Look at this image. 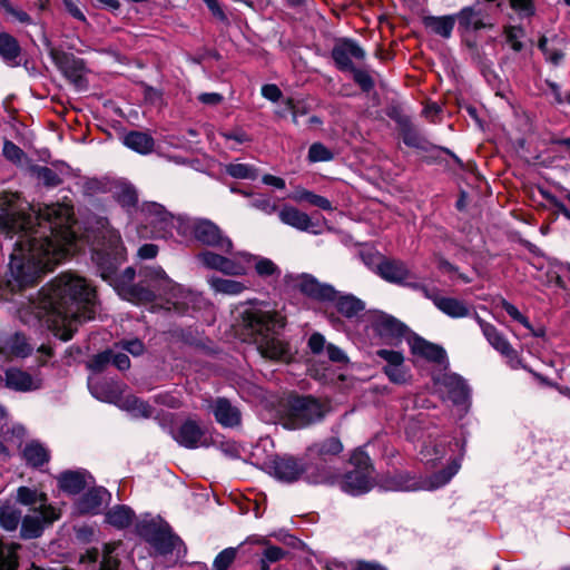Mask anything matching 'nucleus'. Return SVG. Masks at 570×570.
<instances>
[{"label":"nucleus","mask_w":570,"mask_h":570,"mask_svg":"<svg viewBox=\"0 0 570 570\" xmlns=\"http://www.w3.org/2000/svg\"><path fill=\"white\" fill-rule=\"evenodd\" d=\"M72 207L52 204L18 214L8 196H0V232L18 236L10 254L7 286L21 291L33 286L65 257L79 249L72 229Z\"/></svg>","instance_id":"1"},{"label":"nucleus","mask_w":570,"mask_h":570,"mask_svg":"<svg viewBox=\"0 0 570 570\" xmlns=\"http://www.w3.org/2000/svg\"><path fill=\"white\" fill-rule=\"evenodd\" d=\"M96 242L94 243L95 261L101 266V277L108 281L124 299L137 305L154 302L156 297L164 298L167 311L185 313L199 301L198 295L184 289L170 279L160 267L146 269L139 284H132L135 269L127 267L116 275L118 263L124 259L125 247L118 230L109 226L106 218L96 222Z\"/></svg>","instance_id":"2"},{"label":"nucleus","mask_w":570,"mask_h":570,"mask_svg":"<svg viewBox=\"0 0 570 570\" xmlns=\"http://www.w3.org/2000/svg\"><path fill=\"white\" fill-rule=\"evenodd\" d=\"M95 288L85 278L65 273L41 288L30 309L56 336L69 341L80 324L95 317Z\"/></svg>","instance_id":"3"},{"label":"nucleus","mask_w":570,"mask_h":570,"mask_svg":"<svg viewBox=\"0 0 570 570\" xmlns=\"http://www.w3.org/2000/svg\"><path fill=\"white\" fill-rule=\"evenodd\" d=\"M243 323L263 357L289 360L288 345L279 337V331L285 325L281 315L275 312L252 308L243 313Z\"/></svg>","instance_id":"4"},{"label":"nucleus","mask_w":570,"mask_h":570,"mask_svg":"<svg viewBox=\"0 0 570 570\" xmlns=\"http://www.w3.org/2000/svg\"><path fill=\"white\" fill-rule=\"evenodd\" d=\"M177 232L183 236H194L203 245L232 253L233 242L212 220L205 218L180 217L177 219Z\"/></svg>","instance_id":"5"},{"label":"nucleus","mask_w":570,"mask_h":570,"mask_svg":"<svg viewBox=\"0 0 570 570\" xmlns=\"http://www.w3.org/2000/svg\"><path fill=\"white\" fill-rule=\"evenodd\" d=\"M327 412V404L311 396H296L288 401L283 425L291 430L303 429L321 421Z\"/></svg>","instance_id":"6"},{"label":"nucleus","mask_w":570,"mask_h":570,"mask_svg":"<svg viewBox=\"0 0 570 570\" xmlns=\"http://www.w3.org/2000/svg\"><path fill=\"white\" fill-rule=\"evenodd\" d=\"M459 469L460 463L454 460L445 470L435 473L429 480L419 481L406 474H400L387 480L384 488L391 491L435 490L445 485L458 473Z\"/></svg>","instance_id":"7"},{"label":"nucleus","mask_w":570,"mask_h":570,"mask_svg":"<svg viewBox=\"0 0 570 570\" xmlns=\"http://www.w3.org/2000/svg\"><path fill=\"white\" fill-rule=\"evenodd\" d=\"M355 470L348 472L341 482L344 492L360 495L371 490L373 483L370 458L362 451H356L351 458Z\"/></svg>","instance_id":"8"},{"label":"nucleus","mask_w":570,"mask_h":570,"mask_svg":"<svg viewBox=\"0 0 570 570\" xmlns=\"http://www.w3.org/2000/svg\"><path fill=\"white\" fill-rule=\"evenodd\" d=\"M196 258L204 267L225 275L244 276L247 274V266L242 262L240 252L227 257L212 250H203Z\"/></svg>","instance_id":"9"},{"label":"nucleus","mask_w":570,"mask_h":570,"mask_svg":"<svg viewBox=\"0 0 570 570\" xmlns=\"http://www.w3.org/2000/svg\"><path fill=\"white\" fill-rule=\"evenodd\" d=\"M434 387L442 397L454 404H465L469 399V387L464 380L454 373H441L433 377Z\"/></svg>","instance_id":"10"},{"label":"nucleus","mask_w":570,"mask_h":570,"mask_svg":"<svg viewBox=\"0 0 570 570\" xmlns=\"http://www.w3.org/2000/svg\"><path fill=\"white\" fill-rule=\"evenodd\" d=\"M60 512L55 507H47L45 509H31L21 524V535L24 539L38 538L43 531V528L58 520Z\"/></svg>","instance_id":"11"},{"label":"nucleus","mask_w":570,"mask_h":570,"mask_svg":"<svg viewBox=\"0 0 570 570\" xmlns=\"http://www.w3.org/2000/svg\"><path fill=\"white\" fill-rule=\"evenodd\" d=\"M425 297L431 299L434 305L451 318H463L471 314L470 306L462 299L449 296H441L434 289L426 286H419Z\"/></svg>","instance_id":"12"},{"label":"nucleus","mask_w":570,"mask_h":570,"mask_svg":"<svg viewBox=\"0 0 570 570\" xmlns=\"http://www.w3.org/2000/svg\"><path fill=\"white\" fill-rule=\"evenodd\" d=\"M140 212L145 215L147 223L154 227V233L158 236H165L169 233L170 227L177 229V219L179 217L170 216V214L157 203L142 204Z\"/></svg>","instance_id":"13"},{"label":"nucleus","mask_w":570,"mask_h":570,"mask_svg":"<svg viewBox=\"0 0 570 570\" xmlns=\"http://www.w3.org/2000/svg\"><path fill=\"white\" fill-rule=\"evenodd\" d=\"M332 57L337 68L350 71L354 68L352 59L363 60L365 51L355 41L345 39L334 46Z\"/></svg>","instance_id":"14"},{"label":"nucleus","mask_w":570,"mask_h":570,"mask_svg":"<svg viewBox=\"0 0 570 570\" xmlns=\"http://www.w3.org/2000/svg\"><path fill=\"white\" fill-rule=\"evenodd\" d=\"M50 57L68 79L76 85L81 83L85 70V63L81 59L55 48L50 50Z\"/></svg>","instance_id":"15"},{"label":"nucleus","mask_w":570,"mask_h":570,"mask_svg":"<svg viewBox=\"0 0 570 570\" xmlns=\"http://www.w3.org/2000/svg\"><path fill=\"white\" fill-rule=\"evenodd\" d=\"M269 472L277 480L291 483L301 478L305 465L292 456L276 458L271 462Z\"/></svg>","instance_id":"16"},{"label":"nucleus","mask_w":570,"mask_h":570,"mask_svg":"<svg viewBox=\"0 0 570 570\" xmlns=\"http://www.w3.org/2000/svg\"><path fill=\"white\" fill-rule=\"evenodd\" d=\"M474 320L480 326L483 336L488 341V343L500 354L505 357H514L515 352L507 337L491 323L484 321L476 313L474 314Z\"/></svg>","instance_id":"17"},{"label":"nucleus","mask_w":570,"mask_h":570,"mask_svg":"<svg viewBox=\"0 0 570 570\" xmlns=\"http://www.w3.org/2000/svg\"><path fill=\"white\" fill-rule=\"evenodd\" d=\"M296 284L302 293L318 301H334L337 296V292L331 285L321 284L315 277L308 274L298 276Z\"/></svg>","instance_id":"18"},{"label":"nucleus","mask_w":570,"mask_h":570,"mask_svg":"<svg viewBox=\"0 0 570 570\" xmlns=\"http://www.w3.org/2000/svg\"><path fill=\"white\" fill-rule=\"evenodd\" d=\"M6 386L18 392H30L41 387L42 380L39 375H31L17 367L6 371Z\"/></svg>","instance_id":"19"},{"label":"nucleus","mask_w":570,"mask_h":570,"mask_svg":"<svg viewBox=\"0 0 570 570\" xmlns=\"http://www.w3.org/2000/svg\"><path fill=\"white\" fill-rule=\"evenodd\" d=\"M174 439L188 449L206 446L208 444L204 429L193 420L184 422L174 434Z\"/></svg>","instance_id":"20"},{"label":"nucleus","mask_w":570,"mask_h":570,"mask_svg":"<svg viewBox=\"0 0 570 570\" xmlns=\"http://www.w3.org/2000/svg\"><path fill=\"white\" fill-rule=\"evenodd\" d=\"M372 326L374 331L383 338L392 342L399 340L406 327L400 321L384 313L373 315Z\"/></svg>","instance_id":"21"},{"label":"nucleus","mask_w":570,"mask_h":570,"mask_svg":"<svg viewBox=\"0 0 570 570\" xmlns=\"http://www.w3.org/2000/svg\"><path fill=\"white\" fill-rule=\"evenodd\" d=\"M212 412L215 420L224 428H235L240 424L242 414L238 407L233 405L227 399L218 397L212 405Z\"/></svg>","instance_id":"22"},{"label":"nucleus","mask_w":570,"mask_h":570,"mask_svg":"<svg viewBox=\"0 0 570 570\" xmlns=\"http://www.w3.org/2000/svg\"><path fill=\"white\" fill-rule=\"evenodd\" d=\"M240 257L243 264L249 267V265L254 266L256 274L264 279H278L281 277V268L275 264L272 259L253 255L247 252H240Z\"/></svg>","instance_id":"23"},{"label":"nucleus","mask_w":570,"mask_h":570,"mask_svg":"<svg viewBox=\"0 0 570 570\" xmlns=\"http://www.w3.org/2000/svg\"><path fill=\"white\" fill-rule=\"evenodd\" d=\"M31 351L32 346L20 334L0 337V357L4 360L26 357Z\"/></svg>","instance_id":"24"},{"label":"nucleus","mask_w":570,"mask_h":570,"mask_svg":"<svg viewBox=\"0 0 570 570\" xmlns=\"http://www.w3.org/2000/svg\"><path fill=\"white\" fill-rule=\"evenodd\" d=\"M410 346L413 354L424 357L431 362L442 364L446 358V353L443 347L420 336H413L410 340Z\"/></svg>","instance_id":"25"},{"label":"nucleus","mask_w":570,"mask_h":570,"mask_svg":"<svg viewBox=\"0 0 570 570\" xmlns=\"http://www.w3.org/2000/svg\"><path fill=\"white\" fill-rule=\"evenodd\" d=\"M91 394L99 401L119 405L122 399V384L116 381L89 382Z\"/></svg>","instance_id":"26"},{"label":"nucleus","mask_w":570,"mask_h":570,"mask_svg":"<svg viewBox=\"0 0 570 570\" xmlns=\"http://www.w3.org/2000/svg\"><path fill=\"white\" fill-rule=\"evenodd\" d=\"M278 217L283 224L303 232L316 233L311 217L293 206H283L278 212Z\"/></svg>","instance_id":"27"},{"label":"nucleus","mask_w":570,"mask_h":570,"mask_svg":"<svg viewBox=\"0 0 570 570\" xmlns=\"http://www.w3.org/2000/svg\"><path fill=\"white\" fill-rule=\"evenodd\" d=\"M109 493L104 488H95L88 491L77 504L80 513L97 514L104 504L108 502Z\"/></svg>","instance_id":"28"},{"label":"nucleus","mask_w":570,"mask_h":570,"mask_svg":"<svg viewBox=\"0 0 570 570\" xmlns=\"http://www.w3.org/2000/svg\"><path fill=\"white\" fill-rule=\"evenodd\" d=\"M207 283L214 293L229 296L239 295L247 288L243 282L218 276L209 277Z\"/></svg>","instance_id":"29"},{"label":"nucleus","mask_w":570,"mask_h":570,"mask_svg":"<svg viewBox=\"0 0 570 570\" xmlns=\"http://www.w3.org/2000/svg\"><path fill=\"white\" fill-rule=\"evenodd\" d=\"M377 272L382 278L391 283H402L409 276L406 266L399 261H384L380 263Z\"/></svg>","instance_id":"30"},{"label":"nucleus","mask_w":570,"mask_h":570,"mask_svg":"<svg viewBox=\"0 0 570 570\" xmlns=\"http://www.w3.org/2000/svg\"><path fill=\"white\" fill-rule=\"evenodd\" d=\"M88 479L82 472L67 471L58 476V483L65 492L77 494L88 485Z\"/></svg>","instance_id":"31"},{"label":"nucleus","mask_w":570,"mask_h":570,"mask_svg":"<svg viewBox=\"0 0 570 570\" xmlns=\"http://www.w3.org/2000/svg\"><path fill=\"white\" fill-rule=\"evenodd\" d=\"M20 46L16 38L7 32L0 33V57L6 63L16 67L20 63Z\"/></svg>","instance_id":"32"},{"label":"nucleus","mask_w":570,"mask_h":570,"mask_svg":"<svg viewBox=\"0 0 570 570\" xmlns=\"http://www.w3.org/2000/svg\"><path fill=\"white\" fill-rule=\"evenodd\" d=\"M149 542L158 552L163 554L171 552L181 543L178 537L174 535L170 531L164 529H158L157 531H155L150 535Z\"/></svg>","instance_id":"33"},{"label":"nucleus","mask_w":570,"mask_h":570,"mask_svg":"<svg viewBox=\"0 0 570 570\" xmlns=\"http://www.w3.org/2000/svg\"><path fill=\"white\" fill-rule=\"evenodd\" d=\"M460 27L465 30H479L482 28L490 27L484 22L483 14L480 10L473 7H465L456 14Z\"/></svg>","instance_id":"34"},{"label":"nucleus","mask_w":570,"mask_h":570,"mask_svg":"<svg viewBox=\"0 0 570 570\" xmlns=\"http://www.w3.org/2000/svg\"><path fill=\"white\" fill-rule=\"evenodd\" d=\"M124 144L136 153L146 155L154 149V139L148 134L130 131L124 137Z\"/></svg>","instance_id":"35"},{"label":"nucleus","mask_w":570,"mask_h":570,"mask_svg":"<svg viewBox=\"0 0 570 570\" xmlns=\"http://www.w3.org/2000/svg\"><path fill=\"white\" fill-rule=\"evenodd\" d=\"M114 197L128 212L135 209L138 203L136 188L129 183H118L114 188Z\"/></svg>","instance_id":"36"},{"label":"nucleus","mask_w":570,"mask_h":570,"mask_svg":"<svg viewBox=\"0 0 570 570\" xmlns=\"http://www.w3.org/2000/svg\"><path fill=\"white\" fill-rule=\"evenodd\" d=\"M337 311L346 317H353L364 309V303L353 295H342L337 292V296L334 301Z\"/></svg>","instance_id":"37"},{"label":"nucleus","mask_w":570,"mask_h":570,"mask_svg":"<svg viewBox=\"0 0 570 570\" xmlns=\"http://www.w3.org/2000/svg\"><path fill=\"white\" fill-rule=\"evenodd\" d=\"M134 517L135 513L129 507L116 505L107 512L106 521L115 528L124 529L132 523Z\"/></svg>","instance_id":"38"},{"label":"nucleus","mask_w":570,"mask_h":570,"mask_svg":"<svg viewBox=\"0 0 570 570\" xmlns=\"http://www.w3.org/2000/svg\"><path fill=\"white\" fill-rule=\"evenodd\" d=\"M454 23V16L426 17L424 19L425 27L443 38H449L451 36Z\"/></svg>","instance_id":"39"},{"label":"nucleus","mask_w":570,"mask_h":570,"mask_svg":"<svg viewBox=\"0 0 570 570\" xmlns=\"http://www.w3.org/2000/svg\"><path fill=\"white\" fill-rule=\"evenodd\" d=\"M118 406L128 411L134 417L147 419L153 415V407L134 395L122 397Z\"/></svg>","instance_id":"40"},{"label":"nucleus","mask_w":570,"mask_h":570,"mask_svg":"<svg viewBox=\"0 0 570 570\" xmlns=\"http://www.w3.org/2000/svg\"><path fill=\"white\" fill-rule=\"evenodd\" d=\"M18 501L24 505H30L31 509H45L52 507L47 503V495L27 487H20L17 492Z\"/></svg>","instance_id":"41"},{"label":"nucleus","mask_w":570,"mask_h":570,"mask_svg":"<svg viewBox=\"0 0 570 570\" xmlns=\"http://www.w3.org/2000/svg\"><path fill=\"white\" fill-rule=\"evenodd\" d=\"M23 458L30 465L39 466L49 460V452L42 444L32 441L24 446Z\"/></svg>","instance_id":"42"},{"label":"nucleus","mask_w":570,"mask_h":570,"mask_svg":"<svg viewBox=\"0 0 570 570\" xmlns=\"http://www.w3.org/2000/svg\"><path fill=\"white\" fill-rule=\"evenodd\" d=\"M291 198L295 202H307L313 206L320 207L324 210H333L331 202L320 195H316L307 189L298 188Z\"/></svg>","instance_id":"43"},{"label":"nucleus","mask_w":570,"mask_h":570,"mask_svg":"<svg viewBox=\"0 0 570 570\" xmlns=\"http://www.w3.org/2000/svg\"><path fill=\"white\" fill-rule=\"evenodd\" d=\"M21 519V513L12 505L0 508V525L8 531L16 530Z\"/></svg>","instance_id":"44"},{"label":"nucleus","mask_w":570,"mask_h":570,"mask_svg":"<svg viewBox=\"0 0 570 570\" xmlns=\"http://www.w3.org/2000/svg\"><path fill=\"white\" fill-rule=\"evenodd\" d=\"M17 544H12L10 547H4L0 542V570H16L17 567V557L16 549Z\"/></svg>","instance_id":"45"},{"label":"nucleus","mask_w":570,"mask_h":570,"mask_svg":"<svg viewBox=\"0 0 570 570\" xmlns=\"http://www.w3.org/2000/svg\"><path fill=\"white\" fill-rule=\"evenodd\" d=\"M226 173L238 179H254L256 177V169L248 164H229L226 167Z\"/></svg>","instance_id":"46"},{"label":"nucleus","mask_w":570,"mask_h":570,"mask_svg":"<svg viewBox=\"0 0 570 570\" xmlns=\"http://www.w3.org/2000/svg\"><path fill=\"white\" fill-rule=\"evenodd\" d=\"M383 372L389 380L395 384H404L407 382L410 374L404 363L401 365L383 366Z\"/></svg>","instance_id":"47"},{"label":"nucleus","mask_w":570,"mask_h":570,"mask_svg":"<svg viewBox=\"0 0 570 570\" xmlns=\"http://www.w3.org/2000/svg\"><path fill=\"white\" fill-rule=\"evenodd\" d=\"M539 48L543 52L547 61L553 66H558L562 62L564 53L560 49L549 47L547 38L543 37L540 39Z\"/></svg>","instance_id":"48"},{"label":"nucleus","mask_w":570,"mask_h":570,"mask_svg":"<svg viewBox=\"0 0 570 570\" xmlns=\"http://www.w3.org/2000/svg\"><path fill=\"white\" fill-rule=\"evenodd\" d=\"M333 159L332 151L323 144L315 142L309 147L308 160L312 163L330 161Z\"/></svg>","instance_id":"49"},{"label":"nucleus","mask_w":570,"mask_h":570,"mask_svg":"<svg viewBox=\"0 0 570 570\" xmlns=\"http://www.w3.org/2000/svg\"><path fill=\"white\" fill-rule=\"evenodd\" d=\"M284 556L285 551L282 548L274 546L267 547L261 560V569L269 570V563L282 560Z\"/></svg>","instance_id":"50"},{"label":"nucleus","mask_w":570,"mask_h":570,"mask_svg":"<svg viewBox=\"0 0 570 570\" xmlns=\"http://www.w3.org/2000/svg\"><path fill=\"white\" fill-rule=\"evenodd\" d=\"M237 550L235 548H227L218 553L214 560L215 570H227L228 567L236 558Z\"/></svg>","instance_id":"51"},{"label":"nucleus","mask_w":570,"mask_h":570,"mask_svg":"<svg viewBox=\"0 0 570 570\" xmlns=\"http://www.w3.org/2000/svg\"><path fill=\"white\" fill-rule=\"evenodd\" d=\"M501 306L502 308L509 314L511 318L522 324L525 328L533 332L532 325L530 324L529 320L520 313V311L511 303H509L507 299H501Z\"/></svg>","instance_id":"52"},{"label":"nucleus","mask_w":570,"mask_h":570,"mask_svg":"<svg viewBox=\"0 0 570 570\" xmlns=\"http://www.w3.org/2000/svg\"><path fill=\"white\" fill-rule=\"evenodd\" d=\"M376 355L385 362L384 366L401 365V363H404V356L399 351L381 348L376 351Z\"/></svg>","instance_id":"53"},{"label":"nucleus","mask_w":570,"mask_h":570,"mask_svg":"<svg viewBox=\"0 0 570 570\" xmlns=\"http://www.w3.org/2000/svg\"><path fill=\"white\" fill-rule=\"evenodd\" d=\"M287 110L291 111L292 120L295 125H298V117L304 116L308 112V108L303 100L295 101L292 98L286 99Z\"/></svg>","instance_id":"54"},{"label":"nucleus","mask_w":570,"mask_h":570,"mask_svg":"<svg viewBox=\"0 0 570 570\" xmlns=\"http://www.w3.org/2000/svg\"><path fill=\"white\" fill-rule=\"evenodd\" d=\"M504 35L507 41L510 43L514 51H520L522 49V42L520 41V38L523 36V30L521 28L507 27L504 29Z\"/></svg>","instance_id":"55"},{"label":"nucleus","mask_w":570,"mask_h":570,"mask_svg":"<svg viewBox=\"0 0 570 570\" xmlns=\"http://www.w3.org/2000/svg\"><path fill=\"white\" fill-rule=\"evenodd\" d=\"M421 454L426 462H434L445 454V449L441 444H426Z\"/></svg>","instance_id":"56"},{"label":"nucleus","mask_w":570,"mask_h":570,"mask_svg":"<svg viewBox=\"0 0 570 570\" xmlns=\"http://www.w3.org/2000/svg\"><path fill=\"white\" fill-rule=\"evenodd\" d=\"M343 450V444L337 438H330L325 440L320 446V454L322 455H336Z\"/></svg>","instance_id":"57"},{"label":"nucleus","mask_w":570,"mask_h":570,"mask_svg":"<svg viewBox=\"0 0 570 570\" xmlns=\"http://www.w3.org/2000/svg\"><path fill=\"white\" fill-rule=\"evenodd\" d=\"M112 352L105 351L94 356V358L89 362L88 366L90 370L95 372L102 371L107 364L111 362Z\"/></svg>","instance_id":"58"},{"label":"nucleus","mask_w":570,"mask_h":570,"mask_svg":"<svg viewBox=\"0 0 570 570\" xmlns=\"http://www.w3.org/2000/svg\"><path fill=\"white\" fill-rule=\"evenodd\" d=\"M252 207L271 215L277 210V206L271 200L269 197L259 196L252 200Z\"/></svg>","instance_id":"59"},{"label":"nucleus","mask_w":570,"mask_h":570,"mask_svg":"<svg viewBox=\"0 0 570 570\" xmlns=\"http://www.w3.org/2000/svg\"><path fill=\"white\" fill-rule=\"evenodd\" d=\"M3 155L6 156L7 159H9L13 163H17V164L21 163V160L24 156L23 151L11 141H4Z\"/></svg>","instance_id":"60"},{"label":"nucleus","mask_w":570,"mask_h":570,"mask_svg":"<svg viewBox=\"0 0 570 570\" xmlns=\"http://www.w3.org/2000/svg\"><path fill=\"white\" fill-rule=\"evenodd\" d=\"M66 10L68 11V13L81 21V22H86L87 19H86V16L83 14L81 8H80V0H61Z\"/></svg>","instance_id":"61"},{"label":"nucleus","mask_w":570,"mask_h":570,"mask_svg":"<svg viewBox=\"0 0 570 570\" xmlns=\"http://www.w3.org/2000/svg\"><path fill=\"white\" fill-rule=\"evenodd\" d=\"M2 9L21 23L30 24L32 22L31 17L26 11L13 7L9 0L8 6H3Z\"/></svg>","instance_id":"62"},{"label":"nucleus","mask_w":570,"mask_h":570,"mask_svg":"<svg viewBox=\"0 0 570 570\" xmlns=\"http://www.w3.org/2000/svg\"><path fill=\"white\" fill-rule=\"evenodd\" d=\"M351 71L353 72V78L355 82L360 85V87L363 90L368 91L370 89H372L374 83L371 76L366 71L355 68H353V70Z\"/></svg>","instance_id":"63"},{"label":"nucleus","mask_w":570,"mask_h":570,"mask_svg":"<svg viewBox=\"0 0 570 570\" xmlns=\"http://www.w3.org/2000/svg\"><path fill=\"white\" fill-rule=\"evenodd\" d=\"M38 177L48 186H57L60 183L58 175L48 167L39 168Z\"/></svg>","instance_id":"64"}]
</instances>
